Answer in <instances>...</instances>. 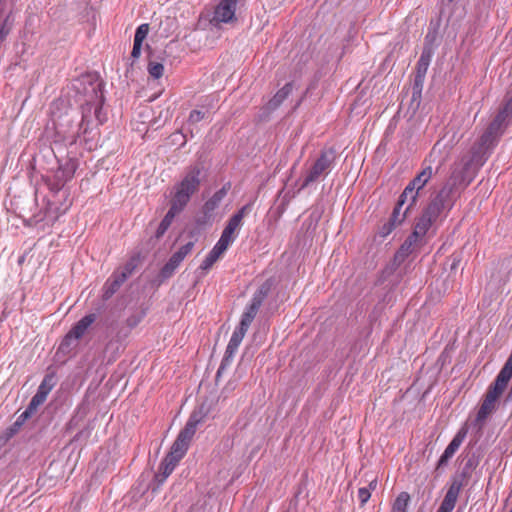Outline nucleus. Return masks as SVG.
Segmentation results:
<instances>
[{
  "instance_id": "nucleus-12",
  "label": "nucleus",
  "mask_w": 512,
  "mask_h": 512,
  "mask_svg": "<svg viewBox=\"0 0 512 512\" xmlns=\"http://www.w3.org/2000/svg\"><path fill=\"white\" fill-rule=\"evenodd\" d=\"M227 194V189L225 187L221 188L220 190L216 191L213 196L206 201L204 204L202 210H203V217L197 219L198 224H206L210 221L212 218L214 210L219 206V204L222 202L224 197Z\"/></svg>"
},
{
  "instance_id": "nucleus-50",
  "label": "nucleus",
  "mask_w": 512,
  "mask_h": 512,
  "mask_svg": "<svg viewBox=\"0 0 512 512\" xmlns=\"http://www.w3.org/2000/svg\"><path fill=\"white\" fill-rule=\"evenodd\" d=\"M172 141L173 142H180V145L184 144L186 142V139H185V136L180 133V132H176L174 134H172Z\"/></svg>"
},
{
  "instance_id": "nucleus-17",
  "label": "nucleus",
  "mask_w": 512,
  "mask_h": 512,
  "mask_svg": "<svg viewBox=\"0 0 512 512\" xmlns=\"http://www.w3.org/2000/svg\"><path fill=\"white\" fill-rule=\"evenodd\" d=\"M414 206L415 205H410L409 198H403V194L401 193L389 221L393 222L397 226L401 225Z\"/></svg>"
},
{
  "instance_id": "nucleus-10",
  "label": "nucleus",
  "mask_w": 512,
  "mask_h": 512,
  "mask_svg": "<svg viewBox=\"0 0 512 512\" xmlns=\"http://www.w3.org/2000/svg\"><path fill=\"white\" fill-rule=\"evenodd\" d=\"M433 170L431 166L423 168L413 180L405 187L402 192L403 198H409L410 205H415L419 191L425 187V185L432 178Z\"/></svg>"
},
{
  "instance_id": "nucleus-26",
  "label": "nucleus",
  "mask_w": 512,
  "mask_h": 512,
  "mask_svg": "<svg viewBox=\"0 0 512 512\" xmlns=\"http://www.w3.org/2000/svg\"><path fill=\"white\" fill-rule=\"evenodd\" d=\"M410 502V495L408 492H401L396 497L392 504L391 512H407V507Z\"/></svg>"
},
{
  "instance_id": "nucleus-4",
  "label": "nucleus",
  "mask_w": 512,
  "mask_h": 512,
  "mask_svg": "<svg viewBox=\"0 0 512 512\" xmlns=\"http://www.w3.org/2000/svg\"><path fill=\"white\" fill-rule=\"evenodd\" d=\"M72 88L78 95L81 103H104V82L97 74L87 73L75 79Z\"/></svg>"
},
{
  "instance_id": "nucleus-27",
  "label": "nucleus",
  "mask_w": 512,
  "mask_h": 512,
  "mask_svg": "<svg viewBox=\"0 0 512 512\" xmlns=\"http://www.w3.org/2000/svg\"><path fill=\"white\" fill-rule=\"evenodd\" d=\"M427 233L428 231L415 221L413 232L407 237L406 240H411V245L418 247L423 244V239Z\"/></svg>"
},
{
  "instance_id": "nucleus-45",
  "label": "nucleus",
  "mask_w": 512,
  "mask_h": 512,
  "mask_svg": "<svg viewBox=\"0 0 512 512\" xmlns=\"http://www.w3.org/2000/svg\"><path fill=\"white\" fill-rule=\"evenodd\" d=\"M248 210H249V206L245 205L240 210H238V212L235 213L231 218L235 219L237 221V223L242 225V220H243L244 216L248 213Z\"/></svg>"
},
{
  "instance_id": "nucleus-28",
  "label": "nucleus",
  "mask_w": 512,
  "mask_h": 512,
  "mask_svg": "<svg viewBox=\"0 0 512 512\" xmlns=\"http://www.w3.org/2000/svg\"><path fill=\"white\" fill-rule=\"evenodd\" d=\"M377 487V479L374 478L368 484V487H361L358 490V499L361 506H364L371 497V492Z\"/></svg>"
},
{
  "instance_id": "nucleus-19",
  "label": "nucleus",
  "mask_w": 512,
  "mask_h": 512,
  "mask_svg": "<svg viewBox=\"0 0 512 512\" xmlns=\"http://www.w3.org/2000/svg\"><path fill=\"white\" fill-rule=\"evenodd\" d=\"M512 113V98L509 99L499 110L495 118L488 125L495 131L503 133V126L509 115Z\"/></svg>"
},
{
  "instance_id": "nucleus-46",
  "label": "nucleus",
  "mask_w": 512,
  "mask_h": 512,
  "mask_svg": "<svg viewBox=\"0 0 512 512\" xmlns=\"http://www.w3.org/2000/svg\"><path fill=\"white\" fill-rule=\"evenodd\" d=\"M248 210H249V206L245 205L240 210H238V212L235 213L231 218L235 219L237 221V223L242 225V220H243L244 216L248 213Z\"/></svg>"
},
{
  "instance_id": "nucleus-38",
  "label": "nucleus",
  "mask_w": 512,
  "mask_h": 512,
  "mask_svg": "<svg viewBox=\"0 0 512 512\" xmlns=\"http://www.w3.org/2000/svg\"><path fill=\"white\" fill-rule=\"evenodd\" d=\"M430 62V54L423 52L417 63L418 73H426Z\"/></svg>"
},
{
  "instance_id": "nucleus-48",
  "label": "nucleus",
  "mask_w": 512,
  "mask_h": 512,
  "mask_svg": "<svg viewBox=\"0 0 512 512\" xmlns=\"http://www.w3.org/2000/svg\"><path fill=\"white\" fill-rule=\"evenodd\" d=\"M142 43H139V42H135L133 43V48H132V52H131V57L133 59H138L141 55V50H142Z\"/></svg>"
},
{
  "instance_id": "nucleus-2",
  "label": "nucleus",
  "mask_w": 512,
  "mask_h": 512,
  "mask_svg": "<svg viewBox=\"0 0 512 512\" xmlns=\"http://www.w3.org/2000/svg\"><path fill=\"white\" fill-rule=\"evenodd\" d=\"M192 440V415L186 421L184 428L178 434L171 446L169 453L160 463L159 471L154 476L157 488L162 485L173 472L179 461L186 454Z\"/></svg>"
},
{
  "instance_id": "nucleus-31",
  "label": "nucleus",
  "mask_w": 512,
  "mask_h": 512,
  "mask_svg": "<svg viewBox=\"0 0 512 512\" xmlns=\"http://www.w3.org/2000/svg\"><path fill=\"white\" fill-rule=\"evenodd\" d=\"M141 262V256L140 254L133 255L127 263L124 265L123 270L119 271L120 274H125V278L127 279L129 276L132 275V273L135 271V269L138 267V265Z\"/></svg>"
},
{
  "instance_id": "nucleus-6",
  "label": "nucleus",
  "mask_w": 512,
  "mask_h": 512,
  "mask_svg": "<svg viewBox=\"0 0 512 512\" xmlns=\"http://www.w3.org/2000/svg\"><path fill=\"white\" fill-rule=\"evenodd\" d=\"M502 133L495 131L491 127H487L480 138L471 147L470 159L466 162V166L479 165L482 166L488 159L491 151L496 146Z\"/></svg>"
},
{
  "instance_id": "nucleus-11",
  "label": "nucleus",
  "mask_w": 512,
  "mask_h": 512,
  "mask_svg": "<svg viewBox=\"0 0 512 512\" xmlns=\"http://www.w3.org/2000/svg\"><path fill=\"white\" fill-rule=\"evenodd\" d=\"M192 195V172H188L182 182L176 187V192L171 200V208L181 212Z\"/></svg>"
},
{
  "instance_id": "nucleus-51",
  "label": "nucleus",
  "mask_w": 512,
  "mask_h": 512,
  "mask_svg": "<svg viewBox=\"0 0 512 512\" xmlns=\"http://www.w3.org/2000/svg\"><path fill=\"white\" fill-rule=\"evenodd\" d=\"M440 151V144L437 142L431 150L430 157H434L436 153Z\"/></svg>"
},
{
  "instance_id": "nucleus-22",
  "label": "nucleus",
  "mask_w": 512,
  "mask_h": 512,
  "mask_svg": "<svg viewBox=\"0 0 512 512\" xmlns=\"http://www.w3.org/2000/svg\"><path fill=\"white\" fill-rule=\"evenodd\" d=\"M146 50L148 52V66L147 70L150 76L155 79H159L163 75L164 66L162 63L154 60V52L152 51L149 45H146Z\"/></svg>"
},
{
  "instance_id": "nucleus-49",
  "label": "nucleus",
  "mask_w": 512,
  "mask_h": 512,
  "mask_svg": "<svg viewBox=\"0 0 512 512\" xmlns=\"http://www.w3.org/2000/svg\"><path fill=\"white\" fill-rule=\"evenodd\" d=\"M179 212L176 211V208H171L169 209V211L167 212V214L165 215V217L163 219H165L167 222H169L170 224L172 223L174 217L178 214Z\"/></svg>"
},
{
  "instance_id": "nucleus-20",
  "label": "nucleus",
  "mask_w": 512,
  "mask_h": 512,
  "mask_svg": "<svg viewBox=\"0 0 512 512\" xmlns=\"http://www.w3.org/2000/svg\"><path fill=\"white\" fill-rule=\"evenodd\" d=\"M96 314L91 313L82 317L69 331L74 338L80 340L86 333L87 329L96 321Z\"/></svg>"
},
{
  "instance_id": "nucleus-37",
  "label": "nucleus",
  "mask_w": 512,
  "mask_h": 512,
  "mask_svg": "<svg viewBox=\"0 0 512 512\" xmlns=\"http://www.w3.org/2000/svg\"><path fill=\"white\" fill-rule=\"evenodd\" d=\"M415 248L416 247L414 245H411V240H405L399 248L397 256L402 258L407 257L415 250Z\"/></svg>"
},
{
  "instance_id": "nucleus-21",
  "label": "nucleus",
  "mask_w": 512,
  "mask_h": 512,
  "mask_svg": "<svg viewBox=\"0 0 512 512\" xmlns=\"http://www.w3.org/2000/svg\"><path fill=\"white\" fill-rule=\"evenodd\" d=\"M245 332L239 330V329H235L230 340H229V343L226 347V351H225V360H228L229 358H232L235 353L237 352L244 336H245Z\"/></svg>"
},
{
  "instance_id": "nucleus-23",
  "label": "nucleus",
  "mask_w": 512,
  "mask_h": 512,
  "mask_svg": "<svg viewBox=\"0 0 512 512\" xmlns=\"http://www.w3.org/2000/svg\"><path fill=\"white\" fill-rule=\"evenodd\" d=\"M224 252V250H219L217 245L213 247L199 267L203 275L214 265Z\"/></svg>"
},
{
  "instance_id": "nucleus-24",
  "label": "nucleus",
  "mask_w": 512,
  "mask_h": 512,
  "mask_svg": "<svg viewBox=\"0 0 512 512\" xmlns=\"http://www.w3.org/2000/svg\"><path fill=\"white\" fill-rule=\"evenodd\" d=\"M55 376L53 374H47L43 378L42 382L40 383L36 394L40 395V397L44 398L46 400L48 394L52 390V388L55 386Z\"/></svg>"
},
{
  "instance_id": "nucleus-30",
  "label": "nucleus",
  "mask_w": 512,
  "mask_h": 512,
  "mask_svg": "<svg viewBox=\"0 0 512 512\" xmlns=\"http://www.w3.org/2000/svg\"><path fill=\"white\" fill-rule=\"evenodd\" d=\"M192 249V242L186 243L182 246L177 252H175L169 259V262L173 264L175 267H178L179 264L183 261L185 256Z\"/></svg>"
},
{
  "instance_id": "nucleus-3",
  "label": "nucleus",
  "mask_w": 512,
  "mask_h": 512,
  "mask_svg": "<svg viewBox=\"0 0 512 512\" xmlns=\"http://www.w3.org/2000/svg\"><path fill=\"white\" fill-rule=\"evenodd\" d=\"M512 377V353L500 370L495 381L488 387L477 412V421H484L495 409L500 396Z\"/></svg>"
},
{
  "instance_id": "nucleus-29",
  "label": "nucleus",
  "mask_w": 512,
  "mask_h": 512,
  "mask_svg": "<svg viewBox=\"0 0 512 512\" xmlns=\"http://www.w3.org/2000/svg\"><path fill=\"white\" fill-rule=\"evenodd\" d=\"M292 85L290 83L285 84L277 93L273 96L270 101L272 107L279 106L291 93Z\"/></svg>"
},
{
  "instance_id": "nucleus-15",
  "label": "nucleus",
  "mask_w": 512,
  "mask_h": 512,
  "mask_svg": "<svg viewBox=\"0 0 512 512\" xmlns=\"http://www.w3.org/2000/svg\"><path fill=\"white\" fill-rule=\"evenodd\" d=\"M466 437V430H460L449 443V445L444 450L443 454L440 456L439 461L437 463V469L447 465L448 461L454 456L455 452L459 449L461 444L463 443Z\"/></svg>"
},
{
  "instance_id": "nucleus-39",
  "label": "nucleus",
  "mask_w": 512,
  "mask_h": 512,
  "mask_svg": "<svg viewBox=\"0 0 512 512\" xmlns=\"http://www.w3.org/2000/svg\"><path fill=\"white\" fill-rule=\"evenodd\" d=\"M396 227H398L396 224L388 220L379 228V235L383 238L387 237Z\"/></svg>"
},
{
  "instance_id": "nucleus-18",
  "label": "nucleus",
  "mask_w": 512,
  "mask_h": 512,
  "mask_svg": "<svg viewBox=\"0 0 512 512\" xmlns=\"http://www.w3.org/2000/svg\"><path fill=\"white\" fill-rule=\"evenodd\" d=\"M126 280L125 274H120L119 271H115L103 286V300L106 301L110 299Z\"/></svg>"
},
{
  "instance_id": "nucleus-52",
  "label": "nucleus",
  "mask_w": 512,
  "mask_h": 512,
  "mask_svg": "<svg viewBox=\"0 0 512 512\" xmlns=\"http://www.w3.org/2000/svg\"><path fill=\"white\" fill-rule=\"evenodd\" d=\"M195 114L197 115V120L202 119V118H204V116H205V113H204V112H201V111H195V110H194V115H195Z\"/></svg>"
},
{
  "instance_id": "nucleus-54",
  "label": "nucleus",
  "mask_w": 512,
  "mask_h": 512,
  "mask_svg": "<svg viewBox=\"0 0 512 512\" xmlns=\"http://www.w3.org/2000/svg\"><path fill=\"white\" fill-rule=\"evenodd\" d=\"M166 22L169 24L172 23V20L170 18H166Z\"/></svg>"
},
{
  "instance_id": "nucleus-9",
  "label": "nucleus",
  "mask_w": 512,
  "mask_h": 512,
  "mask_svg": "<svg viewBox=\"0 0 512 512\" xmlns=\"http://www.w3.org/2000/svg\"><path fill=\"white\" fill-rule=\"evenodd\" d=\"M334 159L335 155L332 149L321 151L320 156L306 174L303 186H308L310 183L315 182L321 175L327 173Z\"/></svg>"
},
{
  "instance_id": "nucleus-43",
  "label": "nucleus",
  "mask_w": 512,
  "mask_h": 512,
  "mask_svg": "<svg viewBox=\"0 0 512 512\" xmlns=\"http://www.w3.org/2000/svg\"><path fill=\"white\" fill-rule=\"evenodd\" d=\"M170 225L171 224L169 222H167L165 219H162L156 230L155 237L157 239L161 238L165 234Z\"/></svg>"
},
{
  "instance_id": "nucleus-42",
  "label": "nucleus",
  "mask_w": 512,
  "mask_h": 512,
  "mask_svg": "<svg viewBox=\"0 0 512 512\" xmlns=\"http://www.w3.org/2000/svg\"><path fill=\"white\" fill-rule=\"evenodd\" d=\"M253 320L254 319H252L251 316L243 314L242 318H241V321H240V324L237 327V329H239V330H241V331L246 333L247 330L249 329L251 323L253 322Z\"/></svg>"
},
{
  "instance_id": "nucleus-57",
  "label": "nucleus",
  "mask_w": 512,
  "mask_h": 512,
  "mask_svg": "<svg viewBox=\"0 0 512 512\" xmlns=\"http://www.w3.org/2000/svg\"><path fill=\"white\" fill-rule=\"evenodd\" d=\"M509 512H512V509Z\"/></svg>"
},
{
  "instance_id": "nucleus-53",
  "label": "nucleus",
  "mask_w": 512,
  "mask_h": 512,
  "mask_svg": "<svg viewBox=\"0 0 512 512\" xmlns=\"http://www.w3.org/2000/svg\"><path fill=\"white\" fill-rule=\"evenodd\" d=\"M3 6H4V3L2 2V0H0V11H3Z\"/></svg>"
},
{
  "instance_id": "nucleus-40",
  "label": "nucleus",
  "mask_w": 512,
  "mask_h": 512,
  "mask_svg": "<svg viewBox=\"0 0 512 512\" xmlns=\"http://www.w3.org/2000/svg\"><path fill=\"white\" fill-rule=\"evenodd\" d=\"M214 501L211 496L204 497L202 504L198 507L197 512H212Z\"/></svg>"
},
{
  "instance_id": "nucleus-14",
  "label": "nucleus",
  "mask_w": 512,
  "mask_h": 512,
  "mask_svg": "<svg viewBox=\"0 0 512 512\" xmlns=\"http://www.w3.org/2000/svg\"><path fill=\"white\" fill-rule=\"evenodd\" d=\"M237 0H221L214 12V21L227 23L235 17Z\"/></svg>"
},
{
  "instance_id": "nucleus-41",
  "label": "nucleus",
  "mask_w": 512,
  "mask_h": 512,
  "mask_svg": "<svg viewBox=\"0 0 512 512\" xmlns=\"http://www.w3.org/2000/svg\"><path fill=\"white\" fill-rule=\"evenodd\" d=\"M260 306L261 304L259 303L258 300L252 299L250 305L246 308V311L243 314L249 315L251 316L252 319H254Z\"/></svg>"
},
{
  "instance_id": "nucleus-33",
  "label": "nucleus",
  "mask_w": 512,
  "mask_h": 512,
  "mask_svg": "<svg viewBox=\"0 0 512 512\" xmlns=\"http://www.w3.org/2000/svg\"><path fill=\"white\" fill-rule=\"evenodd\" d=\"M271 290V282L266 281L264 284L261 285V287L258 289V291L254 294L253 300H258L259 303L262 305L263 300L267 297Z\"/></svg>"
},
{
  "instance_id": "nucleus-44",
  "label": "nucleus",
  "mask_w": 512,
  "mask_h": 512,
  "mask_svg": "<svg viewBox=\"0 0 512 512\" xmlns=\"http://www.w3.org/2000/svg\"><path fill=\"white\" fill-rule=\"evenodd\" d=\"M170 225L171 224L169 222H167L165 219H162L156 230L155 237L157 239L161 238L165 234Z\"/></svg>"
},
{
  "instance_id": "nucleus-55",
  "label": "nucleus",
  "mask_w": 512,
  "mask_h": 512,
  "mask_svg": "<svg viewBox=\"0 0 512 512\" xmlns=\"http://www.w3.org/2000/svg\"><path fill=\"white\" fill-rule=\"evenodd\" d=\"M197 422H199V420H196V419L194 418L193 425L195 426Z\"/></svg>"
},
{
  "instance_id": "nucleus-35",
  "label": "nucleus",
  "mask_w": 512,
  "mask_h": 512,
  "mask_svg": "<svg viewBox=\"0 0 512 512\" xmlns=\"http://www.w3.org/2000/svg\"><path fill=\"white\" fill-rule=\"evenodd\" d=\"M144 317H145V311L142 310V311L136 312V313L130 315L126 319V324L130 329H133L143 320Z\"/></svg>"
},
{
  "instance_id": "nucleus-36",
  "label": "nucleus",
  "mask_w": 512,
  "mask_h": 512,
  "mask_svg": "<svg viewBox=\"0 0 512 512\" xmlns=\"http://www.w3.org/2000/svg\"><path fill=\"white\" fill-rule=\"evenodd\" d=\"M177 267H175L173 264H171L169 261L162 267V269L160 270V273H159V279L160 281H164L168 278H170L175 270H176Z\"/></svg>"
},
{
  "instance_id": "nucleus-1",
  "label": "nucleus",
  "mask_w": 512,
  "mask_h": 512,
  "mask_svg": "<svg viewBox=\"0 0 512 512\" xmlns=\"http://www.w3.org/2000/svg\"><path fill=\"white\" fill-rule=\"evenodd\" d=\"M453 183L445 184L438 193L429 201L423 209L421 215L416 222L428 232L430 229L437 227L448 216V213L454 206L452 197L453 186L455 185V173L451 176Z\"/></svg>"
},
{
  "instance_id": "nucleus-7",
  "label": "nucleus",
  "mask_w": 512,
  "mask_h": 512,
  "mask_svg": "<svg viewBox=\"0 0 512 512\" xmlns=\"http://www.w3.org/2000/svg\"><path fill=\"white\" fill-rule=\"evenodd\" d=\"M104 103H81V124L83 135L107 121V113L103 111Z\"/></svg>"
},
{
  "instance_id": "nucleus-47",
  "label": "nucleus",
  "mask_w": 512,
  "mask_h": 512,
  "mask_svg": "<svg viewBox=\"0 0 512 512\" xmlns=\"http://www.w3.org/2000/svg\"><path fill=\"white\" fill-rule=\"evenodd\" d=\"M24 416V412H22L19 417L17 418V420L13 423V425L10 427V431L11 433H16L20 427L24 424V422L28 419V418H23Z\"/></svg>"
},
{
  "instance_id": "nucleus-34",
  "label": "nucleus",
  "mask_w": 512,
  "mask_h": 512,
  "mask_svg": "<svg viewBox=\"0 0 512 512\" xmlns=\"http://www.w3.org/2000/svg\"><path fill=\"white\" fill-rule=\"evenodd\" d=\"M150 27L149 24L143 23L137 27L134 35V41L143 44V41L146 39L149 33Z\"/></svg>"
},
{
  "instance_id": "nucleus-32",
  "label": "nucleus",
  "mask_w": 512,
  "mask_h": 512,
  "mask_svg": "<svg viewBox=\"0 0 512 512\" xmlns=\"http://www.w3.org/2000/svg\"><path fill=\"white\" fill-rule=\"evenodd\" d=\"M44 402V398L40 397V395L35 394L30 400V403L28 404L27 408L25 409L23 418H30L37 411L38 407L42 405Z\"/></svg>"
},
{
  "instance_id": "nucleus-8",
  "label": "nucleus",
  "mask_w": 512,
  "mask_h": 512,
  "mask_svg": "<svg viewBox=\"0 0 512 512\" xmlns=\"http://www.w3.org/2000/svg\"><path fill=\"white\" fill-rule=\"evenodd\" d=\"M77 167L76 160L71 158L60 165L53 177L46 180L49 189L54 193H58L74 177Z\"/></svg>"
},
{
  "instance_id": "nucleus-56",
  "label": "nucleus",
  "mask_w": 512,
  "mask_h": 512,
  "mask_svg": "<svg viewBox=\"0 0 512 512\" xmlns=\"http://www.w3.org/2000/svg\"><path fill=\"white\" fill-rule=\"evenodd\" d=\"M192 118V112L189 114L188 120Z\"/></svg>"
},
{
  "instance_id": "nucleus-16",
  "label": "nucleus",
  "mask_w": 512,
  "mask_h": 512,
  "mask_svg": "<svg viewBox=\"0 0 512 512\" xmlns=\"http://www.w3.org/2000/svg\"><path fill=\"white\" fill-rule=\"evenodd\" d=\"M461 488V482L453 481L450 487L448 488L446 495L437 512H452L456 505Z\"/></svg>"
},
{
  "instance_id": "nucleus-5",
  "label": "nucleus",
  "mask_w": 512,
  "mask_h": 512,
  "mask_svg": "<svg viewBox=\"0 0 512 512\" xmlns=\"http://www.w3.org/2000/svg\"><path fill=\"white\" fill-rule=\"evenodd\" d=\"M52 121L56 134L69 145L75 144L83 135L82 124L77 122V114L73 110H66L60 114L53 112Z\"/></svg>"
},
{
  "instance_id": "nucleus-25",
  "label": "nucleus",
  "mask_w": 512,
  "mask_h": 512,
  "mask_svg": "<svg viewBox=\"0 0 512 512\" xmlns=\"http://www.w3.org/2000/svg\"><path fill=\"white\" fill-rule=\"evenodd\" d=\"M77 346H78V340L76 338H74V336L70 332H68L59 344L58 353H62L65 355L69 354Z\"/></svg>"
},
{
  "instance_id": "nucleus-13",
  "label": "nucleus",
  "mask_w": 512,
  "mask_h": 512,
  "mask_svg": "<svg viewBox=\"0 0 512 512\" xmlns=\"http://www.w3.org/2000/svg\"><path fill=\"white\" fill-rule=\"evenodd\" d=\"M242 225L237 223L235 219L230 218L225 226L220 239L216 243L219 250L226 251L228 247L235 241L238 231Z\"/></svg>"
}]
</instances>
